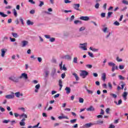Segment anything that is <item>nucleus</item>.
I'll use <instances>...</instances> for the list:
<instances>
[{
    "instance_id": "1",
    "label": "nucleus",
    "mask_w": 128,
    "mask_h": 128,
    "mask_svg": "<svg viewBox=\"0 0 128 128\" xmlns=\"http://www.w3.org/2000/svg\"><path fill=\"white\" fill-rule=\"evenodd\" d=\"M88 76V72L84 70H81L80 76H82V78H86Z\"/></svg>"
},
{
    "instance_id": "2",
    "label": "nucleus",
    "mask_w": 128,
    "mask_h": 128,
    "mask_svg": "<svg viewBox=\"0 0 128 128\" xmlns=\"http://www.w3.org/2000/svg\"><path fill=\"white\" fill-rule=\"evenodd\" d=\"M8 79L10 80H12V82H20V79L18 78L12 76L8 78Z\"/></svg>"
},
{
    "instance_id": "3",
    "label": "nucleus",
    "mask_w": 128,
    "mask_h": 128,
    "mask_svg": "<svg viewBox=\"0 0 128 128\" xmlns=\"http://www.w3.org/2000/svg\"><path fill=\"white\" fill-rule=\"evenodd\" d=\"M18 78L22 80V78H24V80H28V74L26 73H23L21 74V76L18 77Z\"/></svg>"
},
{
    "instance_id": "4",
    "label": "nucleus",
    "mask_w": 128,
    "mask_h": 128,
    "mask_svg": "<svg viewBox=\"0 0 128 128\" xmlns=\"http://www.w3.org/2000/svg\"><path fill=\"white\" fill-rule=\"evenodd\" d=\"M80 48H82L84 50H87L88 48H86V46H88V43H84V44H80Z\"/></svg>"
},
{
    "instance_id": "5",
    "label": "nucleus",
    "mask_w": 128,
    "mask_h": 128,
    "mask_svg": "<svg viewBox=\"0 0 128 128\" xmlns=\"http://www.w3.org/2000/svg\"><path fill=\"white\" fill-rule=\"evenodd\" d=\"M12 94H8L6 96V98H8V100L11 99V98H14V93L12 92Z\"/></svg>"
},
{
    "instance_id": "6",
    "label": "nucleus",
    "mask_w": 128,
    "mask_h": 128,
    "mask_svg": "<svg viewBox=\"0 0 128 128\" xmlns=\"http://www.w3.org/2000/svg\"><path fill=\"white\" fill-rule=\"evenodd\" d=\"M94 110L95 109H94V106H91L89 108H87L86 109V110H87V112H94Z\"/></svg>"
},
{
    "instance_id": "7",
    "label": "nucleus",
    "mask_w": 128,
    "mask_h": 128,
    "mask_svg": "<svg viewBox=\"0 0 128 128\" xmlns=\"http://www.w3.org/2000/svg\"><path fill=\"white\" fill-rule=\"evenodd\" d=\"M6 49H4V48L1 49V56H2V58L4 57V54H6Z\"/></svg>"
},
{
    "instance_id": "8",
    "label": "nucleus",
    "mask_w": 128,
    "mask_h": 128,
    "mask_svg": "<svg viewBox=\"0 0 128 128\" xmlns=\"http://www.w3.org/2000/svg\"><path fill=\"white\" fill-rule=\"evenodd\" d=\"M22 48H24V46H27V44H28V42L27 40H23L22 42Z\"/></svg>"
},
{
    "instance_id": "9",
    "label": "nucleus",
    "mask_w": 128,
    "mask_h": 128,
    "mask_svg": "<svg viewBox=\"0 0 128 128\" xmlns=\"http://www.w3.org/2000/svg\"><path fill=\"white\" fill-rule=\"evenodd\" d=\"M128 92H124L122 95V96L124 98V100H126V96H128Z\"/></svg>"
},
{
    "instance_id": "10",
    "label": "nucleus",
    "mask_w": 128,
    "mask_h": 128,
    "mask_svg": "<svg viewBox=\"0 0 128 128\" xmlns=\"http://www.w3.org/2000/svg\"><path fill=\"white\" fill-rule=\"evenodd\" d=\"M80 4H74V10H78V8H80Z\"/></svg>"
},
{
    "instance_id": "11",
    "label": "nucleus",
    "mask_w": 128,
    "mask_h": 128,
    "mask_svg": "<svg viewBox=\"0 0 128 128\" xmlns=\"http://www.w3.org/2000/svg\"><path fill=\"white\" fill-rule=\"evenodd\" d=\"M58 86L60 87V90H62V80H59Z\"/></svg>"
},
{
    "instance_id": "12",
    "label": "nucleus",
    "mask_w": 128,
    "mask_h": 128,
    "mask_svg": "<svg viewBox=\"0 0 128 128\" xmlns=\"http://www.w3.org/2000/svg\"><path fill=\"white\" fill-rule=\"evenodd\" d=\"M80 20H88L90 18L88 16H81L80 17Z\"/></svg>"
},
{
    "instance_id": "13",
    "label": "nucleus",
    "mask_w": 128,
    "mask_h": 128,
    "mask_svg": "<svg viewBox=\"0 0 128 128\" xmlns=\"http://www.w3.org/2000/svg\"><path fill=\"white\" fill-rule=\"evenodd\" d=\"M102 78L104 82H106V73H102Z\"/></svg>"
},
{
    "instance_id": "14",
    "label": "nucleus",
    "mask_w": 128,
    "mask_h": 128,
    "mask_svg": "<svg viewBox=\"0 0 128 128\" xmlns=\"http://www.w3.org/2000/svg\"><path fill=\"white\" fill-rule=\"evenodd\" d=\"M65 90L66 91L67 94H70V87H66L65 88Z\"/></svg>"
},
{
    "instance_id": "15",
    "label": "nucleus",
    "mask_w": 128,
    "mask_h": 128,
    "mask_svg": "<svg viewBox=\"0 0 128 128\" xmlns=\"http://www.w3.org/2000/svg\"><path fill=\"white\" fill-rule=\"evenodd\" d=\"M72 76H74L76 80H80V78L78 77V74H76V73L74 72L72 74Z\"/></svg>"
},
{
    "instance_id": "16",
    "label": "nucleus",
    "mask_w": 128,
    "mask_h": 128,
    "mask_svg": "<svg viewBox=\"0 0 128 128\" xmlns=\"http://www.w3.org/2000/svg\"><path fill=\"white\" fill-rule=\"evenodd\" d=\"M26 24L28 26H32L34 24V22L30 21V20H27Z\"/></svg>"
},
{
    "instance_id": "17",
    "label": "nucleus",
    "mask_w": 128,
    "mask_h": 128,
    "mask_svg": "<svg viewBox=\"0 0 128 128\" xmlns=\"http://www.w3.org/2000/svg\"><path fill=\"white\" fill-rule=\"evenodd\" d=\"M58 118H59V120H62V118H66V120H68V117L66 116H59L58 117Z\"/></svg>"
},
{
    "instance_id": "18",
    "label": "nucleus",
    "mask_w": 128,
    "mask_h": 128,
    "mask_svg": "<svg viewBox=\"0 0 128 128\" xmlns=\"http://www.w3.org/2000/svg\"><path fill=\"white\" fill-rule=\"evenodd\" d=\"M65 60H72V57L70 55H66L64 56Z\"/></svg>"
},
{
    "instance_id": "19",
    "label": "nucleus",
    "mask_w": 128,
    "mask_h": 128,
    "mask_svg": "<svg viewBox=\"0 0 128 128\" xmlns=\"http://www.w3.org/2000/svg\"><path fill=\"white\" fill-rule=\"evenodd\" d=\"M92 126V123H88L84 124L85 128H90Z\"/></svg>"
},
{
    "instance_id": "20",
    "label": "nucleus",
    "mask_w": 128,
    "mask_h": 128,
    "mask_svg": "<svg viewBox=\"0 0 128 128\" xmlns=\"http://www.w3.org/2000/svg\"><path fill=\"white\" fill-rule=\"evenodd\" d=\"M108 64L110 66H112L114 67V66H116V64L112 62H110L108 63Z\"/></svg>"
},
{
    "instance_id": "21",
    "label": "nucleus",
    "mask_w": 128,
    "mask_h": 128,
    "mask_svg": "<svg viewBox=\"0 0 128 128\" xmlns=\"http://www.w3.org/2000/svg\"><path fill=\"white\" fill-rule=\"evenodd\" d=\"M40 126V122H38L36 125H35V126H29L28 127V128H38V126Z\"/></svg>"
},
{
    "instance_id": "22",
    "label": "nucleus",
    "mask_w": 128,
    "mask_h": 128,
    "mask_svg": "<svg viewBox=\"0 0 128 128\" xmlns=\"http://www.w3.org/2000/svg\"><path fill=\"white\" fill-rule=\"evenodd\" d=\"M39 2H40V4L38 5V6H40V8H42V6L44 4V2L42 1L39 0Z\"/></svg>"
},
{
    "instance_id": "23",
    "label": "nucleus",
    "mask_w": 128,
    "mask_h": 128,
    "mask_svg": "<svg viewBox=\"0 0 128 128\" xmlns=\"http://www.w3.org/2000/svg\"><path fill=\"white\" fill-rule=\"evenodd\" d=\"M12 34L14 36V38H18V34L16 32H12Z\"/></svg>"
},
{
    "instance_id": "24",
    "label": "nucleus",
    "mask_w": 128,
    "mask_h": 128,
    "mask_svg": "<svg viewBox=\"0 0 128 128\" xmlns=\"http://www.w3.org/2000/svg\"><path fill=\"white\" fill-rule=\"evenodd\" d=\"M110 96L114 98H118V96L114 94L111 93L110 94Z\"/></svg>"
},
{
    "instance_id": "25",
    "label": "nucleus",
    "mask_w": 128,
    "mask_h": 128,
    "mask_svg": "<svg viewBox=\"0 0 128 128\" xmlns=\"http://www.w3.org/2000/svg\"><path fill=\"white\" fill-rule=\"evenodd\" d=\"M90 50H92V52H98V49H96L92 47H90Z\"/></svg>"
},
{
    "instance_id": "26",
    "label": "nucleus",
    "mask_w": 128,
    "mask_h": 128,
    "mask_svg": "<svg viewBox=\"0 0 128 128\" xmlns=\"http://www.w3.org/2000/svg\"><path fill=\"white\" fill-rule=\"evenodd\" d=\"M121 82L122 84L121 85V90H124V88L126 86V83L124 82Z\"/></svg>"
},
{
    "instance_id": "27",
    "label": "nucleus",
    "mask_w": 128,
    "mask_h": 128,
    "mask_svg": "<svg viewBox=\"0 0 128 128\" xmlns=\"http://www.w3.org/2000/svg\"><path fill=\"white\" fill-rule=\"evenodd\" d=\"M13 14H14V16H18V12H16V9L13 10Z\"/></svg>"
},
{
    "instance_id": "28",
    "label": "nucleus",
    "mask_w": 128,
    "mask_h": 128,
    "mask_svg": "<svg viewBox=\"0 0 128 128\" xmlns=\"http://www.w3.org/2000/svg\"><path fill=\"white\" fill-rule=\"evenodd\" d=\"M73 62H74V64H78V57L74 58Z\"/></svg>"
},
{
    "instance_id": "29",
    "label": "nucleus",
    "mask_w": 128,
    "mask_h": 128,
    "mask_svg": "<svg viewBox=\"0 0 128 128\" xmlns=\"http://www.w3.org/2000/svg\"><path fill=\"white\" fill-rule=\"evenodd\" d=\"M122 3L124 4H126V6H128V2L126 0H122Z\"/></svg>"
},
{
    "instance_id": "30",
    "label": "nucleus",
    "mask_w": 128,
    "mask_h": 128,
    "mask_svg": "<svg viewBox=\"0 0 128 128\" xmlns=\"http://www.w3.org/2000/svg\"><path fill=\"white\" fill-rule=\"evenodd\" d=\"M15 96L16 98H20V92H16L15 93Z\"/></svg>"
},
{
    "instance_id": "31",
    "label": "nucleus",
    "mask_w": 128,
    "mask_h": 128,
    "mask_svg": "<svg viewBox=\"0 0 128 128\" xmlns=\"http://www.w3.org/2000/svg\"><path fill=\"white\" fill-rule=\"evenodd\" d=\"M10 122V120H4L2 121V123L3 124H8V122Z\"/></svg>"
},
{
    "instance_id": "32",
    "label": "nucleus",
    "mask_w": 128,
    "mask_h": 128,
    "mask_svg": "<svg viewBox=\"0 0 128 128\" xmlns=\"http://www.w3.org/2000/svg\"><path fill=\"white\" fill-rule=\"evenodd\" d=\"M20 116L21 118L24 117V118H28V116L24 114H23L20 115Z\"/></svg>"
},
{
    "instance_id": "33",
    "label": "nucleus",
    "mask_w": 128,
    "mask_h": 128,
    "mask_svg": "<svg viewBox=\"0 0 128 128\" xmlns=\"http://www.w3.org/2000/svg\"><path fill=\"white\" fill-rule=\"evenodd\" d=\"M118 78L121 80H124V77L122 76V75H119Z\"/></svg>"
},
{
    "instance_id": "34",
    "label": "nucleus",
    "mask_w": 128,
    "mask_h": 128,
    "mask_svg": "<svg viewBox=\"0 0 128 128\" xmlns=\"http://www.w3.org/2000/svg\"><path fill=\"white\" fill-rule=\"evenodd\" d=\"M108 86L110 90H112V83L108 82Z\"/></svg>"
},
{
    "instance_id": "35",
    "label": "nucleus",
    "mask_w": 128,
    "mask_h": 128,
    "mask_svg": "<svg viewBox=\"0 0 128 128\" xmlns=\"http://www.w3.org/2000/svg\"><path fill=\"white\" fill-rule=\"evenodd\" d=\"M0 16H8V15L1 12H0Z\"/></svg>"
},
{
    "instance_id": "36",
    "label": "nucleus",
    "mask_w": 128,
    "mask_h": 128,
    "mask_svg": "<svg viewBox=\"0 0 128 128\" xmlns=\"http://www.w3.org/2000/svg\"><path fill=\"white\" fill-rule=\"evenodd\" d=\"M84 30H86V27L84 26L81 27L79 30V32H82Z\"/></svg>"
},
{
    "instance_id": "37",
    "label": "nucleus",
    "mask_w": 128,
    "mask_h": 128,
    "mask_svg": "<svg viewBox=\"0 0 128 128\" xmlns=\"http://www.w3.org/2000/svg\"><path fill=\"white\" fill-rule=\"evenodd\" d=\"M20 126H26V122H24L22 121L20 122Z\"/></svg>"
},
{
    "instance_id": "38",
    "label": "nucleus",
    "mask_w": 128,
    "mask_h": 128,
    "mask_svg": "<svg viewBox=\"0 0 128 128\" xmlns=\"http://www.w3.org/2000/svg\"><path fill=\"white\" fill-rule=\"evenodd\" d=\"M95 8H96L97 10L100 8V4L99 3H96L95 4Z\"/></svg>"
},
{
    "instance_id": "39",
    "label": "nucleus",
    "mask_w": 128,
    "mask_h": 128,
    "mask_svg": "<svg viewBox=\"0 0 128 128\" xmlns=\"http://www.w3.org/2000/svg\"><path fill=\"white\" fill-rule=\"evenodd\" d=\"M116 60L117 62H122V59L120 58L118 56L116 57Z\"/></svg>"
},
{
    "instance_id": "40",
    "label": "nucleus",
    "mask_w": 128,
    "mask_h": 128,
    "mask_svg": "<svg viewBox=\"0 0 128 128\" xmlns=\"http://www.w3.org/2000/svg\"><path fill=\"white\" fill-rule=\"evenodd\" d=\"M54 40H56V38H52L50 39V42H54Z\"/></svg>"
},
{
    "instance_id": "41",
    "label": "nucleus",
    "mask_w": 128,
    "mask_h": 128,
    "mask_svg": "<svg viewBox=\"0 0 128 128\" xmlns=\"http://www.w3.org/2000/svg\"><path fill=\"white\" fill-rule=\"evenodd\" d=\"M74 23L76 24H82V22L78 20H76L74 22Z\"/></svg>"
},
{
    "instance_id": "42",
    "label": "nucleus",
    "mask_w": 128,
    "mask_h": 128,
    "mask_svg": "<svg viewBox=\"0 0 128 128\" xmlns=\"http://www.w3.org/2000/svg\"><path fill=\"white\" fill-rule=\"evenodd\" d=\"M76 122V119H74L70 120L71 124H74Z\"/></svg>"
},
{
    "instance_id": "43",
    "label": "nucleus",
    "mask_w": 128,
    "mask_h": 128,
    "mask_svg": "<svg viewBox=\"0 0 128 128\" xmlns=\"http://www.w3.org/2000/svg\"><path fill=\"white\" fill-rule=\"evenodd\" d=\"M79 102H80V104H82L84 102V98H79Z\"/></svg>"
},
{
    "instance_id": "44",
    "label": "nucleus",
    "mask_w": 128,
    "mask_h": 128,
    "mask_svg": "<svg viewBox=\"0 0 128 128\" xmlns=\"http://www.w3.org/2000/svg\"><path fill=\"white\" fill-rule=\"evenodd\" d=\"M35 88L37 90H40V84H38L35 86Z\"/></svg>"
},
{
    "instance_id": "45",
    "label": "nucleus",
    "mask_w": 128,
    "mask_h": 128,
    "mask_svg": "<svg viewBox=\"0 0 128 128\" xmlns=\"http://www.w3.org/2000/svg\"><path fill=\"white\" fill-rule=\"evenodd\" d=\"M63 12L66 14L68 12H72V10H63Z\"/></svg>"
},
{
    "instance_id": "46",
    "label": "nucleus",
    "mask_w": 128,
    "mask_h": 128,
    "mask_svg": "<svg viewBox=\"0 0 128 128\" xmlns=\"http://www.w3.org/2000/svg\"><path fill=\"white\" fill-rule=\"evenodd\" d=\"M0 110H1V112H6V109H4V108H2V106H0Z\"/></svg>"
},
{
    "instance_id": "47",
    "label": "nucleus",
    "mask_w": 128,
    "mask_h": 128,
    "mask_svg": "<svg viewBox=\"0 0 128 128\" xmlns=\"http://www.w3.org/2000/svg\"><path fill=\"white\" fill-rule=\"evenodd\" d=\"M29 2H30L32 4H34L36 2L34 0H28Z\"/></svg>"
},
{
    "instance_id": "48",
    "label": "nucleus",
    "mask_w": 128,
    "mask_h": 128,
    "mask_svg": "<svg viewBox=\"0 0 128 128\" xmlns=\"http://www.w3.org/2000/svg\"><path fill=\"white\" fill-rule=\"evenodd\" d=\"M88 54L90 56V58H94V54H92V53L88 52Z\"/></svg>"
},
{
    "instance_id": "49",
    "label": "nucleus",
    "mask_w": 128,
    "mask_h": 128,
    "mask_svg": "<svg viewBox=\"0 0 128 128\" xmlns=\"http://www.w3.org/2000/svg\"><path fill=\"white\" fill-rule=\"evenodd\" d=\"M119 68L120 70H124V65H120Z\"/></svg>"
},
{
    "instance_id": "50",
    "label": "nucleus",
    "mask_w": 128,
    "mask_h": 128,
    "mask_svg": "<svg viewBox=\"0 0 128 128\" xmlns=\"http://www.w3.org/2000/svg\"><path fill=\"white\" fill-rule=\"evenodd\" d=\"M86 66L88 68H92V64H86Z\"/></svg>"
},
{
    "instance_id": "51",
    "label": "nucleus",
    "mask_w": 128,
    "mask_h": 128,
    "mask_svg": "<svg viewBox=\"0 0 128 128\" xmlns=\"http://www.w3.org/2000/svg\"><path fill=\"white\" fill-rule=\"evenodd\" d=\"M122 104V100H120L118 101V104H117V106H120V104Z\"/></svg>"
},
{
    "instance_id": "52",
    "label": "nucleus",
    "mask_w": 128,
    "mask_h": 128,
    "mask_svg": "<svg viewBox=\"0 0 128 128\" xmlns=\"http://www.w3.org/2000/svg\"><path fill=\"white\" fill-rule=\"evenodd\" d=\"M114 24L115 26H120V22H118V21H116L114 23Z\"/></svg>"
},
{
    "instance_id": "53",
    "label": "nucleus",
    "mask_w": 128,
    "mask_h": 128,
    "mask_svg": "<svg viewBox=\"0 0 128 128\" xmlns=\"http://www.w3.org/2000/svg\"><path fill=\"white\" fill-rule=\"evenodd\" d=\"M87 92H88V94H94V92L90 90H87Z\"/></svg>"
},
{
    "instance_id": "54",
    "label": "nucleus",
    "mask_w": 128,
    "mask_h": 128,
    "mask_svg": "<svg viewBox=\"0 0 128 128\" xmlns=\"http://www.w3.org/2000/svg\"><path fill=\"white\" fill-rule=\"evenodd\" d=\"M10 42H16V38H12L10 37Z\"/></svg>"
},
{
    "instance_id": "55",
    "label": "nucleus",
    "mask_w": 128,
    "mask_h": 128,
    "mask_svg": "<svg viewBox=\"0 0 128 128\" xmlns=\"http://www.w3.org/2000/svg\"><path fill=\"white\" fill-rule=\"evenodd\" d=\"M104 32H108V28L106 27L104 28L102 30Z\"/></svg>"
},
{
    "instance_id": "56",
    "label": "nucleus",
    "mask_w": 128,
    "mask_h": 128,
    "mask_svg": "<svg viewBox=\"0 0 128 128\" xmlns=\"http://www.w3.org/2000/svg\"><path fill=\"white\" fill-rule=\"evenodd\" d=\"M116 128V126L112 124H110L108 128Z\"/></svg>"
},
{
    "instance_id": "57",
    "label": "nucleus",
    "mask_w": 128,
    "mask_h": 128,
    "mask_svg": "<svg viewBox=\"0 0 128 128\" xmlns=\"http://www.w3.org/2000/svg\"><path fill=\"white\" fill-rule=\"evenodd\" d=\"M60 96V94H57L55 96H54V98H58Z\"/></svg>"
},
{
    "instance_id": "58",
    "label": "nucleus",
    "mask_w": 128,
    "mask_h": 128,
    "mask_svg": "<svg viewBox=\"0 0 128 128\" xmlns=\"http://www.w3.org/2000/svg\"><path fill=\"white\" fill-rule=\"evenodd\" d=\"M65 4H70L71 2L70 0H64Z\"/></svg>"
},
{
    "instance_id": "59",
    "label": "nucleus",
    "mask_w": 128,
    "mask_h": 128,
    "mask_svg": "<svg viewBox=\"0 0 128 128\" xmlns=\"http://www.w3.org/2000/svg\"><path fill=\"white\" fill-rule=\"evenodd\" d=\"M110 108H107L106 110V114H110Z\"/></svg>"
},
{
    "instance_id": "60",
    "label": "nucleus",
    "mask_w": 128,
    "mask_h": 128,
    "mask_svg": "<svg viewBox=\"0 0 128 128\" xmlns=\"http://www.w3.org/2000/svg\"><path fill=\"white\" fill-rule=\"evenodd\" d=\"M34 12H35V11H34V10H31L30 11V14H34Z\"/></svg>"
},
{
    "instance_id": "61",
    "label": "nucleus",
    "mask_w": 128,
    "mask_h": 128,
    "mask_svg": "<svg viewBox=\"0 0 128 128\" xmlns=\"http://www.w3.org/2000/svg\"><path fill=\"white\" fill-rule=\"evenodd\" d=\"M61 76L62 78H66V74L64 73L62 74L61 75Z\"/></svg>"
},
{
    "instance_id": "62",
    "label": "nucleus",
    "mask_w": 128,
    "mask_h": 128,
    "mask_svg": "<svg viewBox=\"0 0 128 128\" xmlns=\"http://www.w3.org/2000/svg\"><path fill=\"white\" fill-rule=\"evenodd\" d=\"M104 114V110L101 109L100 114Z\"/></svg>"
},
{
    "instance_id": "63",
    "label": "nucleus",
    "mask_w": 128,
    "mask_h": 128,
    "mask_svg": "<svg viewBox=\"0 0 128 128\" xmlns=\"http://www.w3.org/2000/svg\"><path fill=\"white\" fill-rule=\"evenodd\" d=\"M112 14V12H108V16H110Z\"/></svg>"
},
{
    "instance_id": "64",
    "label": "nucleus",
    "mask_w": 128,
    "mask_h": 128,
    "mask_svg": "<svg viewBox=\"0 0 128 128\" xmlns=\"http://www.w3.org/2000/svg\"><path fill=\"white\" fill-rule=\"evenodd\" d=\"M44 36L46 38H50V35H45Z\"/></svg>"
}]
</instances>
